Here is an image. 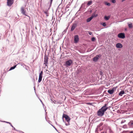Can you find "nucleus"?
Segmentation results:
<instances>
[{"label":"nucleus","mask_w":133,"mask_h":133,"mask_svg":"<svg viewBox=\"0 0 133 133\" xmlns=\"http://www.w3.org/2000/svg\"><path fill=\"white\" fill-rule=\"evenodd\" d=\"M107 105V104H105L104 106L102 107L98 111L97 115L98 116L101 117L104 115L105 112L108 108V107H106Z\"/></svg>","instance_id":"nucleus-1"},{"label":"nucleus","mask_w":133,"mask_h":133,"mask_svg":"<svg viewBox=\"0 0 133 133\" xmlns=\"http://www.w3.org/2000/svg\"><path fill=\"white\" fill-rule=\"evenodd\" d=\"M63 117L65 118L67 122V123H66L65 124L66 125L68 126L70 124L69 122L70 120L69 117L67 115L63 114Z\"/></svg>","instance_id":"nucleus-2"},{"label":"nucleus","mask_w":133,"mask_h":133,"mask_svg":"<svg viewBox=\"0 0 133 133\" xmlns=\"http://www.w3.org/2000/svg\"><path fill=\"white\" fill-rule=\"evenodd\" d=\"M72 61L71 59H69L67 61H66L65 64V65L66 67H68L69 66L71 65L72 64Z\"/></svg>","instance_id":"nucleus-3"},{"label":"nucleus","mask_w":133,"mask_h":133,"mask_svg":"<svg viewBox=\"0 0 133 133\" xmlns=\"http://www.w3.org/2000/svg\"><path fill=\"white\" fill-rule=\"evenodd\" d=\"M48 58L47 56H44V64L46 66H47V65L48 63Z\"/></svg>","instance_id":"nucleus-4"},{"label":"nucleus","mask_w":133,"mask_h":133,"mask_svg":"<svg viewBox=\"0 0 133 133\" xmlns=\"http://www.w3.org/2000/svg\"><path fill=\"white\" fill-rule=\"evenodd\" d=\"M43 72L42 71L39 74V77L38 82V83H40L42 81L43 76Z\"/></svg>","instance_id":"nucleus-5"},{"label":"nucleus","mask_w":133,"mask_h":133,"mask_svg":"<svg viewBox=\"0 0 133 133\" xmlns=\"http://www.w3.org/2000/svg\"><path fill=\"white\" fill-rule=\"evenodd\" d=\"M21 13L24 15L26 16H28L26 15V10L23 7H22L21 8Z\"/></svg>","instance_id":"nucleus-6"},{"label":"nucleus","mask_w":133,"mask_h":133,"mask_svg":"<svg viewBox=\"0 0 133 133\" xmlns=\"http://www.w3.org/2000/svg\"><path fill=\"white\" fill-rule=\"evenodd\" d=\"M118 37L119 38L122 39L124 38L125 37V35L124 33H120L118 35Z\"/></svg>","instance_id":"nucleus-7"},{"label":"nucleus","mask_w":133,"mask_h":133,"mask_svg":"<svg viewBox=\"0 0 133 133\" xmlns=\"http://www.w3.org/2000/svg\"><path fill=\"white\" fill-rule=\"evenodd\" d=\"M101 56V55L99 54L93 58V61L95 62H96L98 59Z\"/></svg>","instance_id":"nucleus-8"},{"label":"nucleus","mask_w":133,"mask_h":133,"mask_svg":"<svg viewBox=\"0 0 133 133\" xmlns=\"http://www.w3.org/2000/svg\"><path fill=\"white\" fill-rule=\"evenodd\" d=\"M13 3L14 0H7V5L9 6H11Z\"/></svg>","instance_id":"nucleus-9"},{"label":"nucleus","mask_w":133,"mask_h":133,"mask_svg":"<svg viewBox=\"0 0 133 133\" xmlns=\"http://www.w3.org/2000/svg\"><path fill=\"white\" fill-rule=\"evenodd\" d=\"M79 37L78 35H76L74 36V42L75 43H77L79 41Z\"/></svg>","instance_id":"nucleus-10"},{"label":"nucleus","mask_w":133,"mask_h":133,"mask_svg":"<svg viewBox=\"0 0 133 133\" xmlns=\"http://www.w3.org/2000/svg\"><path fill=\"white\" fill-rule=\"evenodd\" d=\"M76 24H74L72 26L71 29V31H73L75 28H76Z\"/></svg>","instance_id":"nucleus-11"},{"label":"nucleus","mask_w":133,"mask_h":133,"mask_svg":"<svg viewBox=\"0 0 133 133\" xmlns=\"http://www.w3.org/2000/svg\"><path fill=\"white\" fill-rule=\"evenodd\" d=\"M115 90L114 88H112L111 90H108V92L109 93L111 94H112L114 92Z\"/></svg>","instance_id":"nucleus-12"},{"label":"nucleus","mask_w":133,"mask_h":133,"mask_svg":"<svg viewBox=\"0 0 133 133\" xmlns=\"http://www.w3.org/2000/svg\"><path fill=\"white\" fill-rule=\"evenodd\" d=\"M116 46L118 48H121L122 47V45L121 43H118L116 44Z\"/></svg>","instance_id":"nucleus-13"},{"label":"nucleus","mask_w":133,"mask_h":133,"mask_svg":"<svg viewBox=\"0 0 133 133\" xmlns=\"http://www.w3.org/2000/svg\"><path fill=\"white\" fill-rule=\"evenodd\" d=\"M128 125L129 127L133 128V121H131L128 123Z\"/></svg>","instance_id":"nucleus-14"},{"label":"nucleus","mask_w":133,"mask_h":133,"mask_svg":"<svg viewBox=\"0 0 133 133\" xmlns=\"http://www.w3.org/2000/svg\"><path fill=\"white\" fill-rule=\"evenodd\" d=\"M124 91H121L119 93V95L122 96V95L124 94Z\"/></svg>","instance_id":"nucleus-15"},{"label":"nucleus","mask_w":133,"mask_h":133,"mask_svg":"<svg viewBox=\"0 0 133 133\" xmlns=\"http://www.w3.org/2000/svg\"><path fill=\"white\" fill-rule=\"evenodd\" d=\"M93 18V17H90L88 18L87 20V22H90L92 19Z\"/></svg>","instance_id":"nucleus-16"},{"label":"nucleus","mask_w":133,"mask_h":133,"mask_svg":"<svg viewBox=\"0 0 133 133\" xmlns=\"http://www.w3.org/2000/svg\"><path fill=\"white\" fill-rule=\"evenodd\" d=\"M44 12L46 15L47 16H48L49 15V13L48 11H44Z\"/></svg>","instance_id":"nucleus-17"},{"label":"nucleus","mask_w":133,"mask_h":133,"mask_svg":"<svg viewBox=\"0 0 133 133\" xmlns=\"http://www.w3.org/2000/svg\"><path fill=\"white\" fill-rule=\"evenodd\" d=\"M110 18V17L109 16H105L104 17V19L106 20H108Z\"/></svg>","instance_id":"nucleus-18"},{"label":"nucleus","mask_w":133,"mask_h":133,"mask_svg":"<svg viewBox=\"0 0 133 133\" xmlns=\"http://www.w3.org/2000/svg\"><path fill=\"white\" fill-rule=\"evenodd\" d=\"M129 27V28H132V23L128 24Z\"/></svg>","instance_id":"nucleus-19"},{"label":"nucleus","mask_w":133,"mask_h":133,"mask_svg":"<svg viewBox=\"0 0 133 133\" xmlns=\"http://www.w3.org/2000/svg\"><path fill=\"white\" fill-rule=\"evenodd\" d=\"M109 132V133H114L113 131L111 129V128H109L108 129Z\"/></svg>","instance_id":"nucleus-20"},{"label":"nucleus","mask_w":133,"mask_h":133,"mask_svg":"<svg viewBox=\"0 0 133 133\" xmlns=\"http://www.w3.org/2000/svg\"><path fill=\"white\" fill-rule=\"evenodd\" d=\"M97 14H95V13H94L93 14H92V15L91 17H97Z\"/></svg>","instance_id":"nucleus-21"},{"label":"nucleus","mask_w":133,"mask_h":133,"mask_svg":"<svg viewBox=\"0 0 133 133\" xmlns=\"http://www.w3.org/2000/svg\"><path fill=\"white\" fill-rule=\"evenodd\" d=\"M16 65H15L14 66L11 67L10 69V70H12L14 69L16 67Z\"/></svg>","instance_id":"nucleus-22"},{"label":"nucleus","mask_w":133,"mask_h":133,"mask_svg":"<svg viewBox=\"0 0 133 133\" xmlns=\"http://www.w3.org/2000/svg\"><path fill=\"white\" fill-rule=\"evenodd\" d=\"M92 2V1H89L88 3V5H90Z\"/></svg>","instance_id":"nucleus-23"},{"label":"nucleus","mask_w":133,"mask_h":133,"mask_svg":"<svg viewBox=\"0 0 133 133\" xmlns=\"http://www.w3.org/2000/svg\"><path fill=\"white\" fill-rule=\"evenodd\" d=\"M95 38L94 37H93L92 38V41L93 42H94L95 40Z\"/></svg>","instance_id":"nucleus-24"},{"label":"nucleus","mask_w":133,"mask_h":133,"mask_svg":"<svg viewBox=\"0 0 133 133\" xmlns=\"http://www.w3.org/2000/svg\"><path fill=\"white\" fill-rule=\"evenodd\" d=\"M111 2L113 3H116L115 0H111Z\"/></svg>","instance_id":"nucleus-25"},{"label":"nucleus","mask_w":133,"mask_h":133,"mask_svg":"<svg viewBox=\"0 0 133 133\" xmlns=\"http://www.w3.org/2000/svg\"><path fill=\"white\" fill-rule=\"evenodd\" d=\"M102 25H103L104 26H106V24L105 23H104Z\"/></svg>","instance_id":"nucleus-26"},{"label":"nucleus","mask_w":133,"mask_h":133,"mask_svg":"<svg viewBox=\"0 0 133 133\" xmlns=\"http://www.w3.org/2000/svg\"><path fill=\"white\" fill-rule=\"evenodd\" d=\"M125 121L124 120H122L121 122V123L122 124L124 122H125Z\"/></svg>","instance_id":"nucleus-27"},{"label":"nucleus","mask_w":133,"mask_h":133,"mask_svg":"<svg viewBox=\"0 0 133 133\" xmlns=\"http://www.w3.org/2000/svg\"><path fill=\"white\" fill-rule=\"evenodd\" d=\"M107 131H102L101 132V133H107Z\"/></svg>","instance_id":"nucleus-28"},{"label":"nucleus","mask_w":133,"mask_h":133,"mask_svg":"<svg viewBox=\"0 0 133 133\" xmlns=\"http://www.w3.org/2000/svg\"><path fill=\"white\" fill-rule=\"evenodd\" d=\"M106 4L109 6H110V4L109 3H107Z\"/></svg>","instance_id":"nucleus-29"},{"label":"nucleus","mask_w":133,"mask_h":133,"mask_svg":"<svg viewBox=\"0 0 133 133\" xmlns=\"http://www.w3.org/2000/svg\"><path fill=\"white\" fill-rule=\"evenodd\" d=\"M89 34L90 35H91L92 34V32H89Z\"/></svg>","instance_id":"nucleus-30"},{"label":"nucleus","mask_w":133,"mask_h":133,"mask_svg":"<svg viewBox=\"0 0 133 133\" xmlns=\"http://www.w3.org/2000/svg\"><path fill=\"white\" fill-rule=\"evenodd\" d=\"M5 122V121L4 122ZM6 122V123H9L10 124H11V123H10L9 122Z\"/></svg>","instance_id":"nucleus-31"},{"label":"nucleus","mask_w":133,"mask_h":133,"mask_svg":"<svg viewBox=\"0 0 133 133\" xmlns=\"http://www.w3.org/2000/svg\"><path fill=\"white\" fill-rule=\"evenodd\" d=\"M126 127V125H124L123 126V127L124 128H125Z\"/></svg>","instance_id":"nucleus-32"},{"label":"nucleus","mask_w":133,"mask_h":133,"mask_svg":"<svg viewBox=\"0 0 133 133\" xmlns=\"http://www.w3.org/2000/svg\"><path fill=\"white\" fill-rule=\"evenodd\" d=\"M10 125L12 127V128H14V127L11 124H10Z\"/></svg>","instance_id":"nucleus-33"},{"label":"nucleus","mask_w":133,"mask_h":133,"mask_svg":"<svg viewBox=\"0 0 133 133\" xmlns=\"http://www.w3.org/2000/svg\"><path fill=\"white\" fill-rule=\"evenodd\" d=\"M101 75H103V73L102 72H101Z\"/></svg>","instance_id":"nucleus-34"},{"label":"nucleus","mask_w":133,"mask_h":133,"mask_svg":"<svg viewBox=\"0 0 133 133\" xmlns=\"http://www.w3.org/2000/svg\"><path fill=\"white\" fill-rule=\"evenodd\" d=\"M52 0H50V3H51V4L52 2Z\"/></svg>","instance_id":"nucleus-35"},{"label":"nucleus","mask_w":133,"mask_h":133,"mask_svg":"<svg viewBox=\"0 0 133 133\" xmlns=\"http://www.w3.org/2000/svg\"><path fill=\"white\" fill-rule=\"evenodd\" d=\"M129 133H133V131H131Z\"/></svg>","instance_id":"nucleus-36"},{"label":"nucleus","mask_w":133,"mask_h":133,"mask_svg":"<svg viewBox=\"0 0 133 133\" xmlns=\"http://www.w3.org/2000/svg\"><path fill=\"white\" fill-rule=\"evenodd\" d=\"M14 128V130H15V128L14 127V128Z\"/></svg>","instance_id":"nucleus-37"},{"label":"nucleus","mask_w":133,"mask_h":133,"mask_svg":"<svg viewBox=\"0 0 133 133\" xmlns=\"http://www.w3.org/2000/svg\"><path fill=\"white\" fill-rule=\"evenodd\" d=\"M54 127L55 128V129H56V128H55V127Z\"/></svg>","instance_id":"nucleus-38"}]
</instances>
